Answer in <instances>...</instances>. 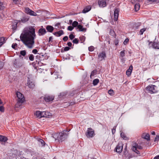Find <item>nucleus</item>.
Listing matches in <instances>:
<instances>
[{
  "mask_svg": "<svg viewBox=\"0 0 159 159\" xmlns=\"http://www.w3.org/2000/svg\"><path fill=\"white\" fill-rule=\"evenodd\" d=\"M35 29L31 27L30 30H24L21 34V40L29 48H32L34 43V39L36 37Z\"/></svg>",
  "mask_w": 159,
  "mask_h": 159,
  "instance_id": "1",
  "label": "nucleus"
},
{
  "mask_svg": "<svg viewBox=\"0 0 159 159\" xmlns=\"http://www.w3.org/2000/svg\"><path fill=\"white\" fill-rule=\"evenodd\" d=\"M16 94L17 99H16L17 102L15 105V107L18 108L21 106L22 103L24 102L25 98L23 94L20 92H16Z\"/></svg>",
  "mask_w": 159,
  "mask_h": 159,
  "instance_id": "2",
  "label": "nucleus"
},
{
  "mask_svg": "<svg viewBox=\"0 0 159 159\" xmlns=\"http://www.w3.org/2000/svg\"><path fill=\"white\" fill-rule=\"evenodd\" d=\"M24 64L23 60L20 58L15 59L13 62V66L16 68H19L23 66Z\"/></svg>",
  "mask_w": 159,
  "mask_h": 159,
  "instance_id": "3",
  "label": "nucleus"
},
{
  "mask_svg": "<svg viewBox=\"0 0 159 159\" xmlns=\"http://www.w3.org/2000/svg\"><path fill=\"white\" fill-rule=\"evenodd\" d=\"M66 131L67 130H64L62 132L58 134H57V135H58L57 138V139L62 141L66 139L68 135L67 134L65 133Z\"/></svg>",
  "mask_w": 159,
  "mask_h": 159,
  "instance_id": "4",
  "label": "nucleus"
},
{
  "mask_svg": "<svg viewBox=\"0 0 159 159\" xmlns=\"http://www.w3.org/2000/svg\"><path fill=\"white\" fill-rule=\"evenodd\" d=\"M54 97L53 95H46L44 97H41V99H44L46 102H50L52 101L54 99Z\"/></svg>",
  "mask_w": 159,
  "mask_h": 159,
  "instance_id": "5",
  "label": "nucleus"
},
{
  "mask_svg": "<svg viewBox=\"0 0 159 159\" xmlns=\"http://www.w3.org/2000/svg\"><path fill=\"white\" fill-rule=\"evenodd\" d=\"M94 135V132L92 129L91 128L88 129L86 135L87 138H90L93 137Z\"/></svg>",
  "mask_w": 159,
  "mask_h": 159,
  "instance_id": "6",
  "label": "nucleus"
},
{
  "mask_svg": "<svg viewBox=\"0 0 159 159\" xmlns=\"http://www.w3.org/2000/svg\"><path fill=\"white\" fill-rule=\"evenodd\" d=\"M106 57V54L104 52L100 53L98 55V59L100 61H102Z\"/></svg>",
  "mask_w": 159,
  "mask_h": 159,
  "instance_id": "7",
  "label": "nucleus"
},
{
  "mask_svg": "<svg viewBox=\"0 0 159 159\" xmlns=\"http://www.w3.org/2000/svg\"><path fill=\"white\" fill-rule=\"evenodd\" d=\"M123 148V144L121 143H119L116 147V152L119 153L121 152Z\"/></svg>",
  "mask_w": 159,
  "mask_h": 159,
  "instance_id": "8",
  "label": "nucleus"
},
{
  "mask_svg": "<svg viewBox=\"0 0 159 159\" xmlns=\"http://www.w3.org/2000/svg\"><path fill=\"white\" fill-rule=\"evenodd\" d=\"M119 9L118 8H116L115 9L114 11V21H116L118 18L119 15Z\"/></svg>",
  "mask_w": 159,
  "mask_h": 159,
  "instance_id": "9",
  "label": "nucleus"
},
{
  "mask_svg": "<svg viewBox=\"0 0 159 159\" xmlns=\"http://www.w3.org/2000/svg\"><path fill=\"white\" fill-rule=\"evenodd\" d=\"M98 4L100 7H104L106 5V0H99L98 2Z\"/></svg>",
  "mask_w": 159,
  "mask_h": 159,
  "instance_id": "10",
  "label": "nucleus"
},
{
  "mask_svg": "<svg viewBox=\"0 0 159 159\" xmlns=\"http://www.w3.org/2000/svg\"><path fill=\"white\" fill-rule=\"evenodd\" d=\"M143 149L142 147L138 145L137 144L135 143L133 146L132 148V150L134 152H135L137 150V149Z\"/></svg>",
  "mask_w": 159,
  "mask_h": 159,
  "instance_id": "11",
  "label": "nucleus"
},
{
  "mask_svg": "<svg viewBox=\"0 0 159 159\" xmlns=\"http://www.w3.org/2000/svg\"><path fill=\"white\" fill-rule=\"evenodd\" d=\"M27 85L29 88H34L35 86L34 83L33 82L30 81L29 79V78H28Z\"/></svg>",
  "mask_w": 159,
  "mask_h": 159,
  "instance_id": "12",
  "label": "nucleus"
},
{
  "mask_svg": "<svg viewBox=\"0 0 159 159\" xmlns=\"http://www.w3.org/2000/svg\"><path fill=\"white\" fill-rule=\"evenodd\" d=\"M155 86V85H152L150 86H148L147 87V89L149 92V93H154L155 92L153 91L154 90V87Z\"/></svg>",
  "mask_w": 159,
  "mask_h": 159,
  "instance_id": "13",
  "label": "nucleus"
},
{
  "mask_svg": "<svg viewBox=\"0 0 159 159\" xmlns=\"http://www.w3.org/2000/svg\"><path fill=\"white\" fill-rule=\"evenodd\" d=\"M152 43L153 47L155 49H159V42H154L152 43V42H149V44Z\"/></svg>",
  "mask_w": 159,
  "mask_h": 159,
  "instance_id": "14",
  "label": "nucleus"
},
{
  "mask_svg": "<svg viewBox=\"0 0 159 159\" xmlns=\"http://www.w3.org/2000/svg\"><path fill=\"white\" fill-rule=\"evenodd\" d=\"M42 112V111H36L34 113V116L39 118L43 117V114Z\"/></svg>",
  "mask_w": 159,
  "mask_h": 159,
  "instance_id": "15",
  "label": "nucleus"
},
{
  "mask_svg": "<svg viewBox=\"0 0 159 159\" xmlns=\"http://www.w3.org/2000/svg\"><path fill=\"white\" fill-rule=\"evenodd\" d=\"M91 8V7L90 5H89L85 7L82 11L83 13H86L90 11Z\"/></svg>",
  "mask_w": 159,
  "mask_h": 159,
  "instance_id": "16",
  "label": "nucleus"
},
{
  "mask_svg": "<svg viewBox=\"0 0 159 159\" xmlns=\"http://www.w3.org/2000/svg\"><path fill=\"white\" fill-rule=\"evenodd\" d=\"M142 137L148 140H150V135L148 134L143 133L142 135Z\"/></svg>",
  "mask_w": 159,
  "mask_h": 159,
  "instance_id": "17",
  "label": "nucleus"
},
{
  "mask_svg": "<svg viewBox=\"0 0 159 159\" xmlns=\"http://www.w3.org/2000/svg\"><path fill=\"white\" fill-rule=\"evenodd\" d=\"M64 34L63 31L62 30H61L58 32H57L54 33L53 34L57 37H59Z\"/></svg>",
  "mask_w": 159,
  "mask_h": 159,
  "instance_id": "18",
  "label": "nucleus"
},
{
  "mask_svg": "<svg viewBox=\"0 0 159 159\" xmlns=\"http://www.w3.org/2000/svg\"><path fill=\"white\" fill-rule=\"evenodd\" d=\"M42 113L43 117H47L51 115V113L48 111H42Z\"/></svg>",
  "mask_w": 159,
  "mask_h": 159,
  "instance_id": "19",
  "label": "nucleus"
},
{
  "mask_svg": "<svg viewBox=\"0 0 159 159\" xmlns=\"http://www.w3.org/2000/svg\"><path fill=\"white\" fill-rule=\"evenodd\" d=\"M36 139L39 142V143H40L41 144V146L42 147L44 146H45V143L43 140L39 138H37Z\"/></svg>",
  "mask_w": 159,
  "mask_h": 159,
  "instance_id": "20",
  "label": "nucleus"
},
{
  "mask_svg": "<svg viewBox=\"0 0 159 159\" xmlns=\"http://www.w3.org/2000/svg\"><path fill=\"white\" fill-rule=\"evenodd\" d=\"M46 31L44 29H40L39 30V35H42L45 34Z\"/></svg>",
  "mask_w": 159,
  "mask_h": 159,
  "instance_id": "21",
  "label": "nucleus"
},
{
  "mask_svg": "<svg viewBox=\"0 0 159 159\" xmlns=\"http://www.w3.org/2000/svg\"><path fill=\"white\" fill-rule=\"evenodd\" d=\"M29 19L28 16H25L22 17L21 20L22 23H25L28 21Z\"/></svg>",
  "mask_w": 159,
  "mask_h": 159,
  "instance_id": "22",
  "label": "nucleus"
},
{
  "mask_svg": "<svg viewBox=\"0 0 159 159\" xmlns=\"http://www.w3.org/2000/svg\"><path fill=\"white\" fill-rule=\"evenodd\" d=\"M46 28L47 30L50 32H52L54 30L53 27L51 25H47Z\"/></svg>",
  "mask_w": 159,
  "mask_h": 159,
  "instance_id": "23",
  "label": "nucleus"
},
{
  "mask_svg": "<svg viewBox=\"0 0 159 159\" xmlns=\"http://www.w3.org/2000/svg\"><path fill=\"white\" fill-rule=\"evenodd\" d=\"M7 140V138L6 137L0 135V141L5 142Z\"/></svg>",
  "mask_w": 159,
  "mask_h": 159,
  "instance_id": "24",
  "label": "nucleus"
},
{
  "mask_svg": "<svg viewBox=\"0 0 159 159\" xmlns=\"http://www.w3.org/2000/svg\"><path fill=\"white\" fill-rule=\"evenodd\" d=\"M140 7V5L139 3H137L135 4L134 6V9L135 11H138Z\"/></svg>",
  "mask_w": 159,
  "mask_h": 159,
  "instance_id": "25",
  "label": "nucleus"
},
{
  "mask_svg": "<svg viewBox=\"0 0 159 159\" xmlns=\"http://www.w3.org/2000/svg\"><path fill=\"white\" fill-rule=\"evenodd\" d=\"M77 28L79 29L80 31H85L86 30V29L83 28L82 26L80 25H78Z\"/></svg>",
  "mask_w": 159,
  "mask_h": 159,
  "instance_id": "26",
  "label": "nucleus"
},
{
  "mask_svg": "<svg viewBox=\"0 0 159 159\" xmlns=\"http://www.w3.org/2000/svg\"><path fill=\"white\" fill-rule=\"evenodd\" d=\"M52 77L53 78L56 79L58 78V73L57 72H54L52 74Z\"/></svg>",
  "mask_w": 159,
  "mask_h": 159,
  "instance_id": "27",
  "label": "nucleus"
},
{
  "mask_svg": "<svg viewBox=\"0 0 159 159\" xmlns=\"http://www.w3.org/2000/svg\"><path fill=\"white\" fill-rule=\"evenodd\" d=\"M6 6L5 4H3L2 2H0V10H3L5 8Z\"/></svg>",
  "mask_w": 159,
  "mask_h": 159,
  "instance_id": "28",
  "label": "nucleus"
},
{
  "mask_svg": "<svg viewBox=\"0 0 159 159\" xmlns=\"http://www.w3.org/2000/svg\"><path fill=\"white\" fill-rule=\"evenodd\" d=\"M28 57L29 60L31 61H33L34 60V57L32 54H29Z\"/></svg>",
  "mask_w": 159,
  "mask_h": 159,
  "instance_id": "29",
  "label": "nucleus"
},
{
  "mask_svg": "<svg viewBox=\"0 0 159 159\" xmlns=\"http://www.w3.org/2000/svg\"><path fill=\"white\" fill-rule=\"evenodd\" d=\"M120 136L122 138H123L124 139L126 140L127 139V138L126 136V135L124 133H121L120 134Z\"/></svg>",
  "mask_w": 159,
  "mask_h": 159,
  "instance_id": "30",
  "label": "nucleus"
},
{
  "mask_svg": "<svg viewBox=\"0 0 159 159\" xmlns=\"http://www.w3.org/2000/svg\"><path fill=\"white\" fill-rule=\"evenodd\" d=\"M99 80L98 79H95L93 81V84L94 85H96L99 82Z\"/></svg>",
  "mask_w": 159,
  "mask_h": 159,
  "instance_id": "31",
  "label": "nucleus"
},
{
  "mask_svg": "<svg viewBox=\"0 0 159 159\" xmlns=\"http://www.w3.org/2000/svg\"><path fill=\"white\" fill-rule=\"evenodd\" d=\"M80 39L81 43H83L85 40V37L84 36H81L80 37Z\"/></svg>",
  "mask_w": 159,
  "mask_h": 159,
  "instance_id": "32",
  "label": "nucleus"
},
{
  "mask_svg": "<svg viewBox=\"0 0 159 159\" xmlns=\"http://www.w3.org/2000/svg\"><path fill=\"white\" fill-rule=\"evenodd\" d=\"M147 0L151 2H155L157 4H159V0Z\"/></svg>",
  "mask_w": 159,
  "mask_h": 159,
  "instance_id": "33",
  "label": "nucleus"
},
{
  "mask_svg": "<svg viewBox=\"0 0 159 159\" xmlns=\"http://www.w3.org/2000/svg\"><path fill=\"white\" fill-rule=\"evenodd\" d=\"M20 54L23 56H25L26 54V51L25 50H22L20 51Z\"/></svg>",
  "mask_w": 159,
  "mask_h": 159,
  "instance_id": "34",
  "label": "nucleus"
},
{
  "mask_svg": "<svg viewBox=\"0 0 159 159\" xmlns=\"http://www.w3.org/2000/svg\"><path fill=\"white\" fill-rule=\"evenodd\" d=\"M5 43V38L2 37L0 38V43H2V45Z\"/></svg>",
  "mask_w": 159,
  "mask_h": 159,
  "instance_id": "35",
  "label": "nucleus"
},
{
  "mask_svg": "<svg viewBox=\"0 0 159 159\" xmlns=\"http://www.w3.org/2000/svg\"><path fill=\"white\" fill-rule=\"evenodd\" d=\"M17 22H15V24L12 25V29L13 30H16L17 28Z\"/></svg>",
  "mask_w": 159,
  "mask_h": 159,
  "instance_id": "36",
  "label": "nucleus"
},
{
  "mask_svg": "<svg viewBox=\"0 0 159 159\" xmlns=\"http://www.w3.org/2000/svg\"><path fill=\"white\" fill-rule=\"evenodd\" d=\"M97 71L96 70H93L91 72L90 77L91 78V77L93 76L95 74H96Z\"/></svg>",
  "mask_w": 159,
  "mask_h": 159,
  "instance_id": "37",
  "label": "nucleus"
},
{
  "mask_svg": "<svg viewBox=\"0 0 159 159\" xmlns=\"http://www.w3.org/2000/svg\"><path fill=\"white\" fill-rule=\"evenodd\" d=\"M108 93L109 94L111 95H113L114 94V92L113 90L112 89H110L108 91Z\"/></svg>",
  "mask_w": 159,
  "mask_h": 159,
  "instance_id": "38",
  "label": "nucleus"
},
{
  "mask_svg": "<svg viewBox=\"0 0 159 159\" xmlns=\"http://www.w3.org/2000/svg\"><path fill=\"white\" fill-rule=\"evenodd\" d=\"M79 41L77 39H75L72 41V42L75 44H77L79 43Z\"/></svg>",
  "mask_w": 159,
  "mask_h": 159,
  "instance_id": "39",
  "label": "nucleus"
},
{
  "mask_svg": "<svg viewBox=\"0 0 159 159\" xmlns=\"http://www.w3.org/2000/svg\"><path fill=\"white\" fill-rule=\"evenodd\" d=\"M25 11L26 13L28 14V13H29L30 11V9L28 8H25Z\"/></svg>",
  "mask_w": 159,
  "mask_h": 159,
  "instance_id": "40",
  "label": "nucleus"
},
{
  "mask_svg": "<svg viewBox=\"0 0 159 159\" xmlns=\"http://www.w3.org/2000/svg\"><path fill=\"white\" fill-rule=\"evenodd\" d=\"M78 24V22L76 21H74L72 23V26L74 27H76Z\"/></svg>",
  "mask_w": 159,
  "mask_h": 159,
  "instance_id": "41",
  "label": "nucleus"
},
{
  "mask_svg": "<svg viewBox=\"0 0 159 159\" xmlns=\"http://www.w3.org/2000/svg\"><path fill=\"white\" fill-rule=\"evenodd\" d=\"M125 50H123V51H121L120 52V55L122 57H124L125 55Z\"/></svg>",
  "mask_w": 159,
  "mask_h": 159,
  "instance_id": "42",
  "label": "nucleus"
},
{
  "mask_svg": "<svg viewBox=\"0 0 159 159\" xmlns=\"http://www.w3.org/2000/svg\"><path fill=\"white\" fill-rule=\"evenodd\" d=\"M94 50V48L93 46H90L89 48V51H93Z\"/></svg>",
  "mask_w": 159,
  "mask_h": 159,
  "instance_id": "43",
  "label": "nucleus"
},
{
  "mask_svg": "<svg viewBox=\"0 0 159 159\" xmlns=\"http://www.w3.org/2000/svg\"><path fill=\"white\" fill-rule=\"evenodd\" d=\"M31 12L30 15H31V16H36L37 15V14L36 13H35L34 11H31Z\"/></svg>",
  "mask_w": 159,
  "mask_h": 159,
  "instance_id": "44",
  "label": "nucleus"
},
{
  "mask_svg": "<svg viewBox=\"0 0 159 159\" xmlns=\"http://www.w3.org/2000/svg\"><path fill=\"white\" fill-rule=\"evenodd\" d=\"M75 36L72 34H71L69 36V38L71 40H72L73 39H74L75 38Z\"/></svg>",
  "mask_w": 159,
  "mask_h": 159,
  "instance_id": "45",
  "label": "nucleus"
},
{
  "mask_svg": "<svg viewBox=\"0 0 159 159\" xmlns=\"http://www.w3.org/2000/svg\"><path fill=\"white\" fill-rule=\"evenodd\" d=\"M146 30L145 29H143L140 30V34L141 35L142 34H143L144 32Z\"/></svg>",
  "mask_w": 159,
  "mask_h": 159,
  "instance_id": "46",
  "label": "nucleus"
},
{
  "mask_svg": "<svg viewBox=\"0 0 159 159\" xmlns=\"http://www.w3.org/2000/svg\"><path fill=\"white\" fill-rule=\"evenodd\" d=\"M132 70L133 66L132 65H131L129 66V68L127 70H129V71H130L131 73Z\"/></svg>",
  "mask_w": 159,
  "mask_h": 159,
  "instance_id": "47",
  "label": "nucleus"
},
{
  "mask_svg": "<svg viewBox=\"0 0 159 159\" xmlns=\"http://www.w3.org/2000/svg\"><path fill=\"white\" fill-rule=\"evenodd\" d=\"M74 29V27L71 26H69L68 27L67 29L70 31H71Z\"/></svg>",
  "mask_w": 159,
  "mask_h": 159,
  "instance_id": "48",
  "label": "nucleus"
},
{
  "mask_svg": "<svg viewBox=\"0 0 159 159\" xmlns=\"http://www.w3.org/2000/svg\"><path fill=\"white\" fill-rule=\"evenodd\" d=\"M4 111V108L3 106H1L0 107V111L1 112H3Z\"/></svg>",
  "mask_w": 159,
  "mask_h": 159,
  "instance_id": "49",
  "label": "nucleus"
},
{
  "mask_svg": "<svg viewBox=\"0 0 159 159\" xmlns=\"http://www.w3.org/2000/svg\"><path fill=\"white\" fill-rule=\"evenodd\" d=\"M70 48L68 47H66L64 48V51H68L70 49Z\"/></svg>",
  "mask_w": 159,
  "mask_h": 159,
  "instance_id": "50",
  "label": "nucleus"
},
{
  "mask_svg": "<svg viewBox=\"0 0 159 159\" xmlns=\"http://www.w3.org/2000/svg\"><path fill=\"white\" fill-rule=\"evenodd\" d=\"M131 73L130 71H129V70H127L126 71V74L128 76H130L131 74Z\"/></svg>",
  "mask_w": 159,
  "mask_h": 159,
  "instance_id": "51",
  "label": "nucleus"
},
{
  "mask_svg": "<svg viewBox=\"0 0 159 159\" xmlns=\"http://www.w3.org/2000/svg\"><path fill=\"white\" fill-rule=\"evenodd\" d=\"M4 65L3 63L2 62L0 61V69H2Z\"/></svg>",
  "mask_w": 159,
  "mask_h": 159,
  "instance_id": "52",
  "label": "nucleus"
},
{
  "mask_svg": "<svg viewBox=\"0 0 159 159\" xmlns=\"http://www.w3.org/2000/svg\"><path fill=\"white\" fill-rule=\"evenodd\" d=\"M116 126H114L113 127V128L112 129V132L113 134L115 133V132L116 131Z\"/></svg>",
  "mask_w": 159,
  "mask_h": 159,
  "instance_id": "53",
  "label": "nucleus"
},
{
  "mask_svg": "<svg viewBox=\"0 0 159 159\" xmlns=\"http://www.w3.org/2000/svg\"><path fill=\"white\" fill-rule=\"evenodd\" d=\"M129 40L128 39H126L124 42V44L125 45L127 44V43L129 42Z\"/></svg>",
  "mask_w": 159,
  "mask_h": 159,
  "instance_id": "54",
  "label": "nucleus"
},
{
  "mask_svg": "<svg viewBox=\"0 0 159 159\" xmlns=\"http://www.w3.org/2000/svg\"><path fill=\"white\" fill-rule=\"evenodd\" d=\"M68 39V37L67 36H65L63 38V40L64 41H66Z\"/></svg>",
  "mask_w": 159,
  "mask_h": 159,
  "instance_id": "55",
  "label": "nucleus"
},
{
  "mask_svg": "<svg viewBox=\"0 0 159 159\" xmlns=\"http://www.w3.org/2000/svg\"><path fill=\"white\" fill-rule=\"evenodd\" d=\"M159 136L158 135H157L156 136V137L155 138L154 141H157L159 140Z\"/></svg>",
  "mask_w": 159,
  "mask_h": 159,
  "instance_id": "56",
  "label": "nucleus"
},
{
  "mask_svg": "<svg viewBox=\"0 0 159 159\" xmlns=\"http://www.w3.org/2000/svg\"><path fill=\"white\" fill-rule=\"evenodd\" d=\"M32 52L34 54H36L37 53L38 51L36 49H34L32 50Z\"/></svg>",
  "mask_w": 159,
  "mask_h": 159,
  "instance_id": "57",
  "label": "nucleus"
},
{
  "mask_svg": "<svg viewBox=\"0 0 159 159\" xmlns=\"http://www.w3.org/2000/svg\"><path fill=\"white\" fill-rule=\"evenodd\" d=\"M66 95V94L65 93H60V96L61 97H63L65 96Z\"/></svg>",
  "mask_w": 159,
  "mask_h": 159,
  "instance_id": "58",
  "label": "nucleus"
},
{
  "mask_svg": "<svg viewBox=\"0 0 159 159\" xmlns=\"http://www.w3.org/2000/svg\"><path fill=\"white\" fill-rule=\"evenodd\" d=\"M17 45V44L16 43H13L12 45V47L13 48H15V47Z\"/></svg>",
  "mask_w": 159,
  "mask_h": 159,
  "instance_id": "59",
  "label": "nucleus"
},
{
  "mask_svg": "<svg viewBox=\"0 0 159 159\" xmlns=\"http://www.w3.org/2000/svg\"><path fill=\"white\" fill-rule=\"evenodd\" d=\"M72 43L70 42H69L67 43V45L69 47H71L72 46Z\"/></svg>",
  "mask_w": 159,
  "mask_h": 159,
  "instance_id": "60",
  "label": "nucleus"
},
{
  "mask_svg": "<svg viewBox=\"0 0 159 159\" xmlns=\"http://www.w3.org/2000/svg\"><path fill=\"white\" fill-rule=\"evenodd\" d=\"M52 37H50L49 38V42H50L52 40Z\"/></svg>",
  "mask_w": 159,
  "mask_h": 159,
  "instance_id": "61",
  "label": "nucleus"
},
{
  "mask_svg": "<svg viewBox=\"0 0 159 159\" xmlns=\"http://www.w3.org/2000/svg\"><path fill=\"white\" fill-rule=\"evenodd\" d=\"M154 159H159V155H158V156L155 157Z\"/></svg>",
  "mask_w": 159,
  "mask_h": 159,
  "instance_id": "62",
  "label": "nucleus"
},
{
  "mask_svg": "<svg viewBox=\"0 0 159 159\" xmlns=\"http://www.w3.org/2000/svg\"><path fill=\"white\" fill-rule=\"evenodd\" d=\"M134 152L138 154L140 153L139 152V151L137 150L135 151V152Z\"/></svg>",
  "mask_w": 159,
  "mask_h": 159,
  "instance_id": "63",
  "label": "nucleus"
},
{
  "mask_svg": "<svg viewBox=\"0 0 159 159\" xmlns=\"http://www.w3.org/2000/svg\"><path fill=\"white\" fill-rule=\"evenodd\" d=\"M151 134L152 135H155V133L154 131H152V132H151Z\"/></svg>",
  "mask_w": 159,
  "mask_h": 159,
  "instance_id": "64",
  "label": "nucleus"
}]
</instances>
